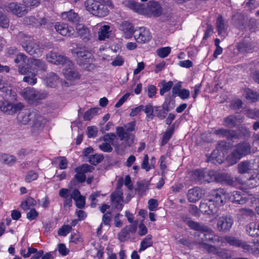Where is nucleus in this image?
I'll return each mask as SVG.
<instances>
[{"instance_id":"30","label":"nucleus","mask_w":259,"mask_h":259,"mask_svg":"<svg viewBox=\"0 0 259 259\" xmlns=\"http://www.w3.org/2000/svg\"><path fill=\"white\" fill-rule=\"evenodd\" d=\"M62 15L63 19H66L67 21L72 23L77 22L79 19L78 14L73 11V10L64 12Z\"/></svg>"},{"instance_id":"27","label":"nucleus","mask_w":259,"mask_h":259,"mask_svg":"<svg viewBox=\"0 0 259 259\" xmlns=\"http://www.w3.org/2000/svg\"><path fill=\"white\" fill-rule=\"evenodd\" d=\"M132 144H128L125 140V142H122L120 144L116 142L112 143V145L114 147L116 152L120 155H123L127 148L131 146Z\"/></svg>"},{"instance_id":"8","label":"nucleus","mask_w":259,"mask_h":259,"mask_svg":"<svg viewBox=\"0 0 259 259\" xmlns=\"http://www.w3.org/2000/svg\"><path fill=\"white\" fill-rule=\"evenodd\" d=\"M234 223V219L230 215H223L217 220V228L219 232H229Z\"/></svg>"},{"instance_id":"44","label":"nucleus","mask_w":259,"mask_h":259,"mask_svg":"<svg viewBox=\"0 0 259 259\" xmlns=\"http://www.w3.org/2000/svg\"><path fill=\"white\" fill-rule=\"evenodd\" d=\"M188 226L193 230L197 231L198 232H200L202 230L206 229L207 226L204 225L202 224L197 223L192 221H188Z\"/></svg>"},{"instance_id":"38","label":"nucleus","mask_w":259,"mask_h":259,"mask_svg":"<svg viewBox=\"0 0 259 259\" xmlns=\"http://www.w3.org/2000/svg\"><path fill=\"white\" fill-rule=\"evenodd\" d=\"M152 244V235H147L141 242L140 248L139 250V252H141L145 250L148 247L151 246Z\"/></svg>"},{"instance_id":"28","label":"nucleus","mask_w":259,"mask_h":259,"mask_svg":"<svg viewBox=\"0 0 259 259\" xmlns=\"http://www.w3.org/2000/svg\"><path fill=\"white\" fill-rule=\"evenodd\" d=\"M246 231L250 236L258 237L259 236V224L256 226L254 223H250L246 226Z\"/></svg>"},{"instance_id":"22","label":"nucleus","mask_w":259,"mask_h":259,"mask_svg":"<svg viewBox=\"0 0 259 259\" xmlns=\"http://www.w3.org/2000/svg\"><path fill=\"white\" fill-rule=\"evenodd\" d=\"M119 29L123 32L126 38H130L135 32L134 27L132 23L128 21L123 22L119 26Z\"/></svg>"},{"instance_id":"16","label":"nucleus","mask_w":259,"mask_h":259,"mask_svg":"<svg viewBox=\"0 0 259 259\" xmlns=\"http://www.w3.org/2000/svg\"><path fill=\"white\" fill-rule=\"evenodd\" d=\"M213 134L219 137L226 138L228 140H231L238 139L239 137V135L235 131L223 128L214 131Z\"/></svg>"},{"instance_id":"40","label":"nucleus","mask_w":259,"mask_h":259,"mask_svg":"<svg viewBox=\"0 0 259 259\" xmlns=\"http://www.w3.org/2000/svg\"><path fill=\"white\" fill-rule=\"evenodd\" d=\"M32 65L34 66L38 70L45 71L47 67L45 62L41 59H33L31 62Z\"/></svg>"},{"instance_id":"20","label":"nucleus","mask_w":259,"mask_h":259,"mask_svg":"<svg viewBox=\"0 0 259 259\" xmlns=\"http://www.w3.org/2000/svg\"><path fill=\"white\" fill-rule=\"evenodd\" d=\"M202 196L201 189L199 187H195L188 191L187 197L191 202H195L200 199Z\"/></svg>"},{"instance_id":"36","label":"nucleus","mask_w":259,"mask_h":259,"mask_svg":"<svg viewBox=\"0 0 259 259\" xmlns=\"http://www.w3.org/2000/svg\"><path fill=\"white\" fill-rule=\"evenodd\" d=\"M73 54H76L78 58L82 59V60H86L90 56V53L89 51L83 48H78L76 50L72 51Z\"/></svg>"},{"instance_id":"47","label":"nucleus","mask_w":259,"mask_h":259,"mask_svg":"<svg viewBox=\"0 0 259 259\" xmlns=\"http://www.w3.org/2000/svg\"><path fill=\"white\" fill-rule=\"evenodd\" d=\"M104 159L102 154H94L89 157V161L93 165H96L100 163Z\"/></svg>"},{"instance_id":"53","label":"nucleus","mask_w":259,"mask_h":259,"mask_svg":"<svg viewBox=\"0 0 259 259\" xmlns=\"http://www.w3.org/2000/svg\"><path fill=\"white\" fill-rule=\"evenodd\" d=\"M32 120L33 122L32 126L34 128H39L42 125V117L37 114L36 113L35 117H33Z\"/></svg>"},{"instance_id":"35","label":"nucleus","mask_w":259,"mask_h":259,"mask_svg":"<svg viewBox=\"0 0 259 259\" xmlns=\"http://www.w3.org/2000/svg\"><path fill=\"white\" fill-rule=\"evenodd\" d=\"M110 27L108 25H104L99 29L98 32V38L100 40H104L108 38L110 33Z\"/></svg>"},{"instance_id":"24","label":"nucleus","mask_w":259,"mask_h":259,"mask_svg":"<svg viewBox=\"0 0 259 259\" xmlns=\"http://www.w3.org/2000/svg\"><path fill=\"white\" fill-rule=\"evenodd\" d=\"M59 77L54 72L48 73L45 78L47 85L51 88H55L58 82Z\"/></svg>"},{"instance_id":"23","label":"nucleus","mask_w":259,"mask_h":259,"mask_svg":"<svg viewBox=\"0 0 259 259\" xmlns=\"http://www.w3.org/2000/svg\"><path fill=\"white\" fill-rule=\"evenodd\" d=\"M233 24L239 29H242L244 26L246 20L243 15L237 13L232 16Z\"/></svg>"},{"instance_id":"39","label":"nucleus","mask_w":259,"mask_h":259,"mask_svg":"<svg viewBox=\"0 0 259 259\" xmlns=\"http://www.w3.org/2000/svg\"><path fill=\"white\" fill-rule=\"evenodd\" d=\"M100 110L99 107H94L87 110L83 114V118L84 120H90L94 116L98 114Z\"/></svg>"},{"instance_id":"2","label":"nucleus","mask_w":259,"mask_h":259,"mask_svg":"<svg viewBox=\"0 0 259 259\" xmlns=\"http://www.w3.org/2000/svg\"><path fill=\"white\" fill-rule=\"evenodd\" d=\"M17 37L28 54L34 57H39L41 55L43 48L38 41L21 32L18 34Z\"/></svg>"},{"instance_id":"61","label":"nucleus","mask_w":259,"mask_h":259,"mask_svg":"<svg viewBox=\"0 0 259 259\" xmlns=\"http://www.w3.org/2000/svg\"><path fill=\"white\" fill-rule=\"evenodd\" d=\"M98 133V128L96 126H91L87 127V134L89 138L95 137Z\"/></svg>"},{"instance_id":"26","label":"nucleus","mask_w":259,"mask_h":259,"mask_svg":"<svg viewBox=\"0 0 259 259\" xmlns=\"http://www.w3.org/2000/svg\"><path fill=\"white\" fill-rule=\"evenodd\" d=\"M93 15L103 17L107 16L108 14V10L106 6L104 4L99 3L97 5L95 11Z\"/></svg>"},{"instance_id":"41","label":"nucleus","mask_w":259,"mask_h":259,"mask_svg":"<svg viewBox=\"0 0 259 259\" xmlns=\"http://www.w3.org/2000/svg\"><path fill=\"white\" fill-rule=\"evenodd\" d=\"M98 3L94 0H87L84 2V6L87 11L92 14H94L93 11H95Z\"/></svg>"},{"instance_id":"56","label":"nucleus","mask_w":259,"mask_h":259,"mask_svg":"<svg viewBox=\"0 0 259 259\" xmlns=\"http://www.w3.org/2000/svg\"><path fill=\"white\" fill-rule=\"evenodd\" d=\"M122 191H115L111 194V201H122Z\"/></svg>"},{"instance_id":"54","label":"nucleus","mask_w":259,"mask_h":259,"mask_svg":"<svg viewBox=\"0 0 259 259\" xmlns=\"http://www.w3.org/2000/svg\"><path fill=\"white\" fill-rule=\"evenodd\" d=\"M147 115V117L152 119L154 117V107L150 104L144 106V110Z\"/></svg>"},{"instance_id":"15","label":"nucleus","mask_w":259,"mask_h":259,"mask_svg":"<svg viewBox=\"0 0 259 259\" xmlns=\"http://www.w3.org/2000/svg\"><path fill=\"white\" fill-rule=\"evenodd\" d=\"M54 28L58 33L65 36L72 35L74 31L71 27L69 26L67 24L62 22L56 23L54 25Z\"/></svg>"},{"instance_id":"52","label":"nucleus","mask_w":259,"mask_h":259,"mask_svg":"<svg viewBox=\"0 0 259 259\" xmlns=\"http://www.w3.org/2000/svg\"><path fill=\"white\" fill-rule=\"evenodd\" d=\"M157 116L159 119L162 120L166 117V114L165 111L162 109L160 107L155 106L154 111V116Z\"/></svg>"},{"instance_id":"49","label":"nucleus","mask_w":259,"mask_h":259,"mask_svg":"<svg viewBox=\"0 0 259 259\" xmlns=\"http://www.w3.org/2000/svg\"><path fill=\"white\" fill-rule=\"evenodd\" d=\"M216 250L214 252H210L211 253L216 254L218 256L224 258H229L231 257V254L227 250L221 249L215 246Z\"/></svg>"},{"instance_id":"48","label":"nucleus","mask_w":259,"mask_h":259,"mask_svg":"<svg viewBox=\"0 0 259 259\" xmlns=\"http://www.w3.org/2000/svg\"><path fill=\"white\" fill-rule=\"evenodd\" d=\"M170 51L171 48L169 47H166L158 49L156 52L159 57L164 58L166 57L170 54Z\"/></svg>"},{"instance_id":"58","label":"nucleus","mask_w":259,"mask_h":259,"mask_svg":"<svg viewBox=\"0 0 259 259\" xmlns=\"http://www.w3.org/2000/svg\"><path fill=\"white\" fill-rule=\"evenodd\" d=\"M118 236L121 242H125L130 238V233L124 227L119 233Z\"/></svg>"},{"instance_id":"42","label":"nucleus","mask_w":259,"mask_h":259,"mask_svg":"<svg viewBox=\"0 0 259 259\" xmlns=\"http://www.w3.org/2000/svg\"><path fill=\"white\" fill-rule=\"evenodd\" d=\"M193 177L195 181L202 183L204 181V169H197L193 172Z\"/></svg>"},{"instance_id":"50","label":"nucleus","mask_w":259,"mask_h":259,"mask_svg":"<svg viewBox=\"0 0 259 259\" xmlns=\"http://www.w3.org/2000/svg\"><path fill=\"white\" fill-rule=\"evenodd\" d=\"M249 185L252 187H255L259 185V174L254 173L251 175L248 181Z\"/></svg>"},{"instance_id":"12","label":"nucleus","mask_w":259,"mask_h":259,"mask_svg":"<svg viewBox=\"0 0 259 259\" xmlns=\"http://www.w3.org/2000/svg\"><path fill=\"white\" fill-rule=\"evenodd\" d=\"M95 168L88 164H83L80 166H78L75 169L76 174L75 175L74 178L79 183H83L86 179L85 173L92 172Z\"/></svg>"},{"instance_id":"25","label":"nucleus","mask_w":259,"mask_h":259,"mask_svg":"<svg viewBox=\"0 0 259 259\" xmlns=\"http://www.w3.org/2000/svg\"><path fill=\"white\" fill-rule=\"evenodd\" d=\"M252 167L250 161H243L238 164V171L240 174L248 173L252 169Z\"/></svg>"},{"instance_id":"51","label":"nucleus","mask_w":259,"mask_h":259,"mask_svg":"<svg viewBox=\"0 0 259 259\" xmlns=\"http://www.w3.org/2000/svg\"><path fill=\"white\" fill-rule=\"evenodd\" d=\"M173 133L174 127L172 126L166 130V132L163 135V139L161 143L162 146L164 145L167 143L169 139L171 138Z\"/></svg>"},{"instance_id":"62","label":"nucleus","mask_w":259,"mask_h":259,"mask_svg":"<svg viewBox=\"0 0 259 259\" xmlns=\"http://www.w3.org/2000/svg\"><path fill=\"white\" fill-rule=\"evenodd\" d=\"M246 98L247 100H250L251 102H254L258 100L259 95L256 92L249 91L247 93Z\"/></svg>"},{"instance_id":"13","label":"nucleus","mask_w":259,"mask_h":259,"mask_svg":"<svg viewBox=\"0 0 259 259\" xmlns=\"http://www.w3.org/2000/svg\"><path fill=\"white\" fill-rule=\"evenodd\" d=\"M162 13V8L160 5L156 1H149L145 7V14L153 15L155 17L159 16Z\"/></svg>"},{"instance_id":"29","label":"nucleus","mask_w":259,"mask_h":259,"mask_svg":"<svg viewBox=\"0 0 259 259\" xmlns=\"http://www.w3.org/2000/svg\"><path fill=\"white\" fill-rule=\"evenodd\" d=\"M238 49L241 52H249L253 49V46L249 40H243L238 44Z\"/></svg>"},{"instance_id":"60","label":"nucleus","mask_w":259,"mask_h":259,"mask_svg":"<svg viewBox=\"0 0 259 259\" xmlns=\"http://www.w3.org/2000/svg\"><path fill=\"white\" fill-rule=\"evenodd\" d=\"M9 23V20L7 16L0 12V26L3 28H8Z\"/></svg>"},{"instance_id":"33","label":"nucleus","mask_w":259,"mask_h":259,"mask_svg":"<svg viewBox=\"0 0 259 259\" xmlns=\"http://www.w3.org/2000/svg\"><path fill=\"white\" fill-rule=\"evenodd\" d=\"M218 177V182L224 183L229 186H233L235 183L233 178L227 174H219Z\"/></svg>"},{"instance_id":"9","label":"nucleus","mask_w":259,"mask_h":259,"mask_svg":"<svg viewBox=\"0 0 259 259\" xmlns=\"http://www.w3.org/2000/svg\"><path fill=\"white\" fill-rule=\"evenodd\" d=\"M49 62L57 65H62L64 66H72V62L67 57L56 52H51L47 55Z\"/></svg>"},{"instance_id":"43","label":"nucleus","mask_w":259,"mask_h":259,"mask_svg":"<svg viewBox=\"0 0 259 259\" xmlns=\"http://www.w3.org/2000/svg\"><path fill=\"white\" fill-rule=\"evenodd\" d=\"M237 118L234 115H230L224 119V124L226 126L233 127L236 126Z\"/></svg>"},{"instance_id":"55","label":"nucleus","mask_w":259,"mask_h":259,"mask_svg":"<svg viewBox=\"0 0 259 259\" xmlns=\"http://www.w3.org/2000/svg\"><path fill=\"white\" fill-rule=\"evenodd\" d=\"M72 230V227L69 225H63L58 231V234L60 236H65L70 233Z\"/></svg>"},{"instance_id":"3","label":"nucleus","mask_w":259,"mask_h":259,"mask_svg":"<svg viewBox=\"0 0 259 259\" xmlns=\"http://www.w3.org/2000/svg\"><path fill=\"white\" fill-rule=\"evenodd\" d=\"M2 92H6L5 99L0 101V110L7 114H13L23 108V104L19 102L16 104L12 102L16 100V94L11 90L3 88Z\"/></svg>"},{"instance_id":"21","label":"nucleus","mask_w":259,"mask_h":259,"mask_svg":"<svg viewBox=\"0 0 259 259\" xmlns=\"http://www.w3.org/2000/svg\"><path fill=\"white\" fill-rule=\"evenodd\" d=\"M78 35L84 42L91 40L92 34L89 29L84 25H79L77 27Z\"/></svg>"},{"instance_id":"34","label":"nucleus","mask_w":259,"mask_h":259,"mask_svg":"<svg viewBox=\"0 0 259 259\" xmlns=\"http://www.w3.org/2000/svg\"><path fill=\"white\" fill-rule=\"evenodd\" d=\"M219 173L213 170H206L204 169V182H210L216 181L218 182V176Z\"/></svg>"},{"instance_id":"45","label":"nucleus","mask_w":259,"mask_h":259,"mask_svg":"<svg viewBox=\"0 0 259 259\" xmlns=\"http://www.w3.org/2000/svg\"><path fill=\"white\" fill-rule=\"evenodd\" d=\"M23 22L24 24L26 25H31L35 27H37L38 25H39L38 23L37 16H28L24 18Z\"/></svg>"},{"instance_id":"19","label":"nucleus","mask_w":259,"mask_h":259,"mask_svg":"<svg viewBox=\"0 0 259 259\" xmlns=\"http://www.w3.org/2000/svg\"><path fill=\"white\" fill-rule=\"evenodd\" d=\"M36 112L34 111H30L26 110L20 112L17 116L18 121L21 124L25 125L28 124L32 120L33 117H35Z\"/></svg>"},{"instance_id":"37","label":"nucleus","mask_w":259,"mask_h":259,"mask_svg":"<svg viewBox=\"0 0 259 259\" xmlns=\"http://www.w3.org/2000/svg\"><path fill=\"white\" fill-rule=\"evenodd\" d=\"M0 160L8 165H13L16 161V158L13 155L8 154H2L0 155Z\"/></svg>"},{"instance_id":"10","label":"nucleus","mask_w":259,"mask_h":259,"mask_svg":"<svg viewBox=\"0 0 259 259\" xmlns=\"http://www.w3.org/2000/svg\"><path fill=\"white\" fill-rule=\"evenodd\" d=\"M226 191L223 189L212 190L210 192V200L217 206L223 205L226 202Z\"/></svg>"},{"instance_id":"14","label":"nucleus","mask_w":259,"mask_h":259,"mask_svg":"<svg viewBox=\"0 0 259 259\" xmlns=\"http://www.w3.org/2000/svg\"><path fill=\"white\" fill-rule=\"evenodd\" d=\"M134 37L137 42L139 43H146L151 38V34L149 30L145 28L141 27L139 30H135Z\"/></svg>"},{"instance_id":"18","label":"nucleus","mask_w":259,"mask_h":259,"mask_svg":"<svg viewBox=\"0 0 259 259\" xmlns=\"http://www.w3.org/2000/svg\"><path fill=\"white\" fill-rule=\"evenodd\" d=\"M230 200L237 204H244L248 201L246 195L241 191H235L231 193L229 197Z\"/></svg>"},{"instance_id":"1","label":"nucleus","mask_w":259,"mask_h":259,"mask_svg":"<svg viewBox=\"0 0 259 259\" xmlns=\"http://www.w3.org/2000/svg\"><path fill=\"white\" fill-rule=\"evenodd\" d=\"M194 237L195 240L194 243L198 245L199 248L205 249L208 252L215 251V246L211 244L219 242V237L210 228L207 226L206 229L195 233Z\"/></svg>"},{"instance_id":"46","label":"nucleus","mask_w":259,"mask_h":259,"mask_svg":"<svg viewBox=\"0 0 259 259\" xmlns=\"http://www.w3.org/2000/svg\"><path fill=\"white\" fill-rule=\"evenodd\" d=\"M216 24L219 34L225 31L226 27L222 16H219L218 17Z\"/></svg>"},{"instance_id":"17","label":"nucleus","mask_w":259,"mask_h":259,"mask_svg":"<svg viewBox=\"0 0 259 259\" xmlns=\"http://www.w3.org/2000/svg\"><path fill=\"white\" fill-rule=\"evenodd\" d=\"M217 206L210 199L208 200H204L200 202L199 205L200 210L204 213L210 214L215 212L217 210Z\"/></svg>"},{"instance_id":"5","label":"nucleus","mask_w":259,"mask_h":259,"mask_svg":"<svg viewBox=\"0 0 259 259\" xmlns=\"http://www.w3.org/2000/svg\"><path fill=\"white\" fill-rule=\"evenodd\" d=\"M20 95L29 104H37L40 100L46 99L48 94L46 91H38L33 88H26L22 90Z\"/></svg>"},{"instance_id":"11","label":"nucleus","mask_w":259,"mask_h":259,"mask_svg":"<svg viewBox=\"0 0 259 259\" xmlns=\"http://www.w3.org/2000/svg\"><path fill=\"white\" fill-rule=\"evenodd\" d=\"M6 10L19 17L23 16L28 12L27 7L25 5L16 3L9 4L6 7Z\"/></svg>"},{"instance_id":"6","label":"nucleus","mask_w":259,"mask_h":259,"mask_svg":"<svg viewBox=\"0 0 259 259\" xmlns=\"http://www.w3.org/2000/svg\"><path fill=\"white\" fill-rule=\"evenodd\" d=\"M135 121L128 122L123 126H117L116 128V135L120 140H125L128 144H133L135 134L132 132L135 131Z\"/></svg>"},{"instance_id":"64","label":"nucleus","mask_w":259,"mask_h":259,"mask_svg":"<svg viewBox=\"0 0 259 259\" xmlns=\"http://www.w3.org/2000/svg\"><path fill=\"white\" fill-rule=\"evenodd\" d=\"M116 137L115 134L110 133L105 135L103 137V140L105 142L109 143V144L111 143L112 145V143H114L113 141Z\"/></svg>"},{"instance_id":"59","label":"nucleus","mask_w":259,"mask_h":259,"mask_svg":"<svg viewBox=\"0 0 259 259\" xmlns=\"http://www.w3.org/2000/svg\"><path fill=\"white\" fill-rule=\"evenodd\" d=\"M38 177V174L33 170H30L27 174L25 177V181L28 183H30L34 180L37 179Z\"/></svg>"},{"instance_id":"4","label":"nucleus","mask_w":259,"mask_h":259,"mask_svg":"<svg viewBox=\"0 0 259 259\" xmlns=\"http://www.w3.org/2000/svg\"><path fill=\"white\" fill-rule=\"evenodd\" d=\"M251 153V146L246 142H241L234 146L232 153L228 156L230 163L232 165L236 163L241 158Z\"/></svg>"},{"instance_id":"31","label":"nucleus","mask_w":259,"mask_h":259,"mask_svg":"<svg viewBox=\"0 0 259 259\" xmlns=\"http://www.w3.org/2000/svg\"><path fill=\"white\" fill-rule=\"evenodd\" d=\"M64 74L69 79L78 78L79 77L78 72L73 70L72 66H64Z\"/></svg>"},{"instance_id":"57","label":"nucleus","mask_w":259,"mask_h":259,"mask_svg":"<svg viewBox=\"0 0 259 259\" xmlns=\"http://www.w3.org/2000/svg\"><path fill=\"white\" fill-rule=\"evenodd\" d=\"M164 83L163 84L162 88L160 89L159 92L161 96H163L166 92L169 91L172 85L173 82L172 81H169L167 82H165L164 80H163Z\"/></svg>"},{"instance_id":"63","label":"nucleus","mask_w":259,"mask_h":259,"mask_svg":"<svg viewBox=\"0 0 259 259\" xmlns=\"http://www.w3.org/2000/svg\"><path fill=\"white\" fill-rule=\"evenodd\" d=\"M100 195V192L97 191L91 194L89 197V199L91 201V206L92 207H95L96 206L98 200L96 199L97 197Z\"/></svg>"},{"instance_id":"7","label":"nucleus","mask_w":259,"mask_h":259,"mask_svg":"<svg viewBox=\"0 0 259 259\" xmlns=\"http://www.w3.org/2000/svg\"><path fill=\"white\" fill-rule=\"evenodd\" d=\"M225 240L230 245L242 248L243 251L245 253H248L254 256L259 254V249L257 247H253L252 246L248 244L246 242L239 240L234 237L226 236Z\"/></svg>"},{"instance_id":"32","label":"nucleus","mask_w":259,"mask_h":259,"mask_svg":"<svg viewBox=\"0 0 259 259\" xmlns=\"http://www.w3.org/2000/svg\"><path fill=\"white\" fill-rule=\"evenodd\" d=\"M128 6L131 9L138 13L145 14V6L143 4L135 2H131L128 3Z\"/></svg>"}]
</instances>
